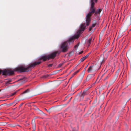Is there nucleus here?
Segmentation results:
<instances>
[{
    "label": "nucleus",
    "mask_w": 131,
    "mask_h": 131,
    "mask_svg": "<svg viewBox=\"0 0 131 131\" xmlns=\"http://www.w3.org/2000/svg\"><path fill=\"white\" fill-rule=\"evenodd\" d=\"M95 2L96 3L97 0H90V2L91 3V6L90 9V11L89 13L86 15L85 18L86 19V24L87 26H89L91 20V18L92 15L95 13L96 8L94 7Z\"/></svg>",
    "instance_id": "obj_1"
},
{
    "label": "nucleus",
    "mask_w": 131,
    "mask_h": 131,
    "mask_svg": "<svg viewBox=\"0 0 131 131\" xmlns=\"http://www.w3.org/2000/svg\"><path fill=\"white\" fill-rule=\"evenodd\" d=\"M79 37V35H77L72 37L69 39L68 40H67L62 44L60 47L62 51L63 52H67L69 48L68 45L70 44V43L73 42L74 41V39H77Z\"/></svg>",
    "instance_id": "obj_2"
},
{
    "label": "nucleus",
    "mask_w": 131,
    "mask_h": 131,
    "mask_svg": "<svg viewBox=\"0 0 131 131\" xmlns=\"http://www.w3.org/2000/svg\"><path fill=\"white\" fill-rule=\"evenodd\" d=\"M41 63V62L40 61L35 62L26 68L20 66L16 68L15 69V71L20 72H27L30 70L31 68L34 67L40 64Z\"/></svg>",
    "instance_id": "obj_3"
},
{
    "label": "nucleus",
    "mask_w": 131,
    "mask_h": 131,
    "mask_svg": "<svg viewBox=\"0 0 131 131\" xmlns=\"http://www.w3.org/2000/svg\"><path fill=\"white\" fill-rule=\"evenodd\" d=\"M60 52L56 51L48 55H45L41 56L39 59V60H42L43 61H46L47 60H49L50 59H53L56 56L57 54L59 55L60 53Z\"/></svg>",
    "instance_id": "obj_4"
},
{
    "label": "nucleus",
    "mask_w": 131,
    "mask_h": 131,
    "mask_svg": "<svg viewBox=\"0 0 131 131\" xmlns=\"http://www.w3.org/2000/svg\"><path fill=\"white\" fill-rule=\"evenodd\" d=\"M2 72L3 75H12L14 73V71L10 69H5L2 71L0 69V74Z\"/></svg>",
    "instance_id": "obj_5"
},
{
    "label": "nucleus",
    "mask_w": 131,
    "mask_h": 131,
    "mask_svg": "<svg viewBox=\"0 0 131 131\" xmlns=\"http://www.w3.org/2000/svg\"><path fill=\"white\" fill-rule=\"evenodd\" d=\"M88 26L86 25V21L84 23L82 24L81 25L80 29L77 32V34L74 36H75L77 35H79V34L82 33L85 29L86 26Z\"/></svg>",
    "instance_id": "obj_6"
},
{
    "label": "nucleus",
    "mask_w": 131,
    "mask_h": 131,
    "mask_svg": "<svg viewBox=\"0 0 131 131\" xmlns=\"http://www.w3.org/2000/svg\"><path fill=\"white\" fill-rule=\"evenodd\" d=\"M88 89L86 88L83 91L82 93L80 96L81 99H83L85 96L89 94V92L88 90Z\"/></svg>",
    "instance_id": "obj_7"
},
{
    "label": "nucleus",
    "mask_w": 131,
    "mask_h": 131,
    "mask_svg": "<svg viewBox=\"0 0 131 131\" xmlns=\"http://www.w3.org/2000/svg\"><path fill=\"white\" fill-rule=\"evenodd\" d=\"M98 61L100 63V65L101 66L104 64L105 61V60L104 59L103 57L101 56L100 57Z\"/></svg>",
    "instance_id": "obj_8"
},
{
    "label": "nucleus",
    "mask_w": 131,
    "mask_h": 131,
    "mask_svg": "<svg viewBox=\"0 0 131 131\" xmlns=\"http://www.w3.org/2000/svg\"><path fill=\"white\" fill-rule=\"evenodd\" d=\"M31 124L32 125V128L34 130H35L36 129V124L35 123V119H33L32 120Z\"/></svg>",
    "instance_id": "obj_9"
},
{
    "label": "nucleus",
    "mask_w": 131,
    "mask_h": 131,
    "mask_svg": "<svg viewBox=\"0 0 131 131\" xmlns=\"http://www.w3.org/2000/svg\"><path fill=\"white\" fill-rule=\"evenodd\" d=\"M102 10V9H101L100 8L98 9L96 11H95V12L94 14V15H96L98 14H100Z\"/></svg>",
    "instance_id": "obj_10"
},
{
    "label": "nucleus",
    "mask_w": 131,
    "mask_h": 131,
    "mask_svg": "<svg viewBox=\"0 0 131 131\" xmlns=\"http://www.w3.org/2000/svg\"><path fill=\"white\" fill-rule=\"evenodd\" d=\"M92 37H91L87 41V43L88 44V46H89L91 42V41L92 40Z\"/></svg>",
    "instance_id": "obj_11"
},
{
    "label": "nucleus",
    "mask_w": 131,
    "mask_h": 131,
    "mask_svg": "<svg viewBox=\"0 0 131 131\" xmlns=\"http://www.w3.org/2000/svg\"><path fill=\"white\" fill-rule=\"evenodd\" d=\"M91 77L90 76L88 75L86 79V80H85L84 81V83L88 81L91 79Z\"/></svg>",
    "instance_id": "obj_12"
},
{
    "label": "nucleus",
    "mask_w": 131,
    "mask_h": 131,
    "mask_svg": "<svg viewBox=\"0 0 131 131\" xmlns=\"http://www.w3.org/2000/svg\"><path fill=\"white\" fill-rule=\"evenodd\" d=\"M117 78V77L116 76L114 78L112 79L111 81V83L112 84L116 80Z\"/></svg>",
    "instance_id": "obj_13"
},
{
    "label": "nucleus",
    "mask_w": 131,
    "mask_h": 131,
    "mask_svg": "<svg viewBox=\"0 0 131 131\" xmlns=\"http://www.w3.org/2000/svg\"><path fill=\"white\" fill-rule=\"evenodd\" d=\"M85 74V71L83 72L80 76V77L81 80H82Z\"/></svg>",
    "instance_id": "obj_14"
},
{
    "label": "nucleus",
    "mask_w": 131,
    "mask_h": 131,
    "mask_svg": "<svg viewBox=\"0 0 131 131\" xmlns=\"http://www.w3.org/2000/svg\"><path fill=\"white\" fill-rule=\"evenodd\" d=\"M126 22H127V23L128 24V25H130L131 23V19L130 18H129L128 19H126Z\"/></svg>",
    "instance_id": "obj_15"
},
{
    "label": "nucleus",
    "mask_w": 131,
    "mask_h": 131,
    "mask_svg": "<svg viewBox=\"0 0 131 131\" xmlns=\"http://www.w3.org/2000/svg\"><path fill=\"white\" fill-rule=\"evenodd\" d=\"M93 66H91L90 67L88 68V72H90L92 70Z\"/></svg>",
    "instance_id": "obj_16"
},
{
    "label": "nucleus",
    "mask_w": 131,
    "mask_h": 131,
    "mask_svg": "<svg viewBox=\"0 0 131 131\" xmlns=\"http://www.w3.org/2000/svg\"><path fill=\"white\" fill-rule=\"evenodd\" d=\"M29 89H27L25 91L22 93V94H25L28 93L29 92Z\"/></svg>",
    "instance_id": "obj_17"
},
{
    "label": "nucleus",
    "mask_w": 131,
    "mask_h": 131,
    "mask_svg": "<svg viewBox=\"0 0 131 131\" xmlns=\"http://www.w3.org/2000/svg\"><path fill=\"white\" fill-rule=\"evenodd\" d=\"M52 108H53V107H51L50 108H49L48 110H47L46 109H45V110H46L47 111V112H48V113H49L51 112V110L52 109Z\"/></svg>",
    "instance_id": "obj_18"
},
{
    "label": "nucleus",
    "mask_w": 131,
    "mask_h": 131,
    "mask_svg": "<svg viewBox=\"0 0 131 131\" xmlns=\"http://www.w3.org/2000/svg\"><path fill=\"white\" fill-rule=\"evenodd\" d=\"M86 58V57L84 56L81 59L80 61L81 62H83Z\"/></svg>",
    "instance_id": "obj_19"
},
{
    "label": "nucleus",
    "mask_w": 131,
    "mask_h": 131,
    "mask_svg": "<svg viewBox=\"0 0 131 131\" xmlns=\"http://www.w3.org/2000/svg\"><path fill=\"white\" fill-rule=\"evenodd\" d=\"M17 91H15V92H14L13 93H12L11 94L10 96H13L14 95H15V94H16V93L17 92Z\"/></svg>",
    "instance_id": "obj_20"
},
{
    "label": "nucleus",
    "mask_w": 131,
    "mask_h": 131,
    "mask_svg": "<svg viewBox=\"0 0 131 131\" xmlns=\"http://www.w3.org/2000/svg\"><path fill=\"white\" fill-rule=\"evenodd\" d=\"M96 24L95 23H93L91 26V27H92L93 28L96 25Z\"/></svg>",
    "instance_id": "obj_21"
},
{
    "label": "nucleus",
    "mask_w": 131,
    "mask_h": 131,
    "mask_svg": "<svg viewBox=\"0 0 131 131\" xmlns=\"http://www.w3.org/2000/svg\"><path fill=\"white\" fill-rule=\"evenodd\" d=\"M110 77V75H107L106 77V78H105L104 79V80H105L107 79L109 77Z\"/></svg>",
    "instance_id": "obj_22"
},
{
    "label": "nucleus",
    "mask_w": 131,
    "mask_h": 131,
    "mask_svg": "<svg viewBox=\"0 0 131 131\" xmlns=\"http://www.w3.org/2000/svg\"><path fill=\"white\" fill-rule=\"evenodd\" d=\"M80 70H77L75 72H74V75H75L77 73H78L79 72Z\"/></svg>",
    "instance_id": "obj_23"
},
{
    "label": "nucleus",
    "mask_w": 131,
    "mask_h": 131,
    "mask_svg": "<svg viewBox=\"0 0 131 131\" xmlns=\"http://www.w3.org/2000/svg\"><path fill=\"white\" fill-rule=\"evenodd\" d=\"M91 52L88 53L87 55L85 56L86 58H87L88 57L89 55L91 54Z\"/></svg>",
    "instance_id": "obj_24"
},
{
    "label": "nucleus",
    "mask_w": 131,
    "mask_h": 131,
    "mask_svg": "<svg viewBox=\"0 0 131 131\" xmlns=\"http://www.w3.org/2000/svg\"><path fill=\"white\" fill-rule=\"evenodd\" d=\"M20 80H21V81L23 83H24L25 82V80H24V79H20Z\"/></svg>",
    "instance_id": "obj_25"
},
{
    "label": "nucleus",
    "mask_w": 131,
    "mask_h": 131,
    "mask_svg": "<svg viewBox=\"0 0 131 131\" xmlns=\"http://www.w3.org/2000/svg\"><path fill=\"white\" fill-rule=\"evenodd\" d=\"M92 28H93L91 26L90 27H89V31H91V30Z\"/></svg>",
    "instance_id": "obj_26"
},
{
    "label": "nucleus",
    "mask_w": 131,
    "mask_h": 131,
    "mask_svg": "<svg viewBox=\"0 0 131 131\" xmlns=\"http://www.w3.org/2000/svg\"><path fill=\"white\" fill-rule=\"evenodd\" d=\"M83 52V51H82L80 52H79V54H82Z\"/></svg>",
    "instance_id": "obj_27"
},
{
    "label": "nucleus",
    "mask_w": 131,
    "mask_h": 131,
    "mask_svg": "<svg viewBox=\"0 0 131 131\" xmlns=\"http://www.w3.org/2000/svg\"><path fill=\"white\" fill-rule=\"evenodd\" d=\"M52 65H53L52 64H49L48 66L49 67H51L52 66Z\"/></svg>",
    "instance_id": "obj_28"
},
{
    "label": "nucleus",
    "mask_w": 131,
    "mask_h": 131,
    "mask_svg": "<svg viewBox=\"0 0 131 131\" xmlns=\"http://www.w3.org/2000/svg\"><path fill=\"white\" fill-rule=\"evenodd\" d=\"M62 65H63V64H60L59 65V67H61V66H62Z\"/></svg>",
    "instance_id": "obj_29"
},
{
    "label": "nucleus",
    "mask_w": 131,
    "mask_h": 131,
    "mask_svg": "<svg viewBox=\"0 0 131 131\" xmlns=\"http://www.w3.org/2000/svg\"><path fill=\"white\" fill-rule=\"evenodd\" d=\"M102 35H101V33L100 34V35H99V38H100V36L101 35V37L102 36ZM99 40H100V38L99 39Z\"/></svg>",
    "instance_id": "obj_30"
},
{
    "label": "nucleus",
    "mask_w": 131,
    "mask_h": 131,
    "mask_svg": "<svg viewBox=\"0 0 131 131\" xmlns=\"http://www.w3.org/2000/svg\"><path fill=\"white\" fill-rule=\"evenodd\" d=\"M75 75H74V73L72 74V77L70 78V79L71 78H72V77H73Z\"/></svg>",
    "instance_id": "obj_31"
},
{
    "label": "nucleus",
    "mask_w": 131,
    "mask_h": 131,
    "mask_svg": "<svg viewBox=\"0 0 131 131\" xmlns=\"http://www.w3.org/2000/svg\"><path fill=\"white\" fill-rule=\"evenodd\" d=\"M23 104V103H21V104L19 106H20V107H21V106Z\"/></svg>",
    "instance_id": "obj_32"
},
{
    "label": "nucleus",
    "mask_w": 131,
    "mask_h": 131,
    "mask_svg": "<svg viewBox=\"0 0 131 131\" xmlns=\"http://www.w3.org/2000/svg\"><path fill=\"white\" fill-rule=\"evenodd\" d=\"M78 46L77 45H76L75 46V47H78Z\"/></svg>",
    "instance_id": "obj_33"
},
{
    "label": "nucleus",
    "mask_w": 131,
    "mask_h": 131,
    "mask_svg": "<svg viewBox=\"0 0 131 131\" xmlns=\"http://www.w3.org/2000/svg\"><path fill=\"white\" fill-rule=\"evenodd\" d=\"M71 98H72L71 97V98L70 99H69V102H70V101L71 100Z\"/></svg>",
    "instance_id": "obj_34"
},
{
    "label": "nucleus",
    "mask_w": 131,
    "mask_h": 131,
    "mask_svg": "<svg viewBox=\"0 0 131 131\" xmlns=\"http://www.w3.org/2000/svg\"><path fill=\"white\" fill-rule=\"evenodd\" d=\"M11 126V127H14V126H13V125H12Z\"/></svg>",
    "instance_id": "obj_35"
},
{
    "label": "nucleus",
    "mask_w": 131,
    "mask_h": 131,
    "mask_svg": "<svg viewBox=\"0 0 131 131\" xmlns=\"http://www.w3.org/2000/svg\"><path fill=\"white\" fill-rule=\"evenodd\" d=\"M77 131L76 130H75L74 129H73V131Z\"/></svg>",
    "instance_id": "obj_36"
},
{
    "label": "nucleus",
    "mask_w": 131,
    "mask_h": 131,
    "mask_svg": "<svg viewBox=\"0 0 131 131\" xmlns=\"http://www.w3.org/2000/svg\"><path fill=\"white\" fill-rule=\"evenodd\" d=\"M112 50H111L109 51H108V52H110Z\"/></svg>",
    "instance_id": "obj_37"
},
{
    "label": "nucleus",
    "mask_w": 131,
    "mask_h": 131,
    "mask_svg": "<svg viewBox=\"0 0 131 131\" xmlns=\"http://www.w3.org/2000/svg\"><path fill=\"white\" fill-rule=\"evenodd\" d=\"M87 66H86L85 68V69H86V67H87Z\"/></svg>",
    "instance_id": "obj_38"
},
{
    "label": "nucleus",
    "mask_w": 131,
    "mask_h": 131,
    "mask_svg": "<svg viewBox=\"0 0 131 131\" xmlns=\"http://www.w3.org/2000/svg\"><path fill=\"white\" fill-rule=\"evenodd\" d=\"M85 70H84V71L83 72H84V71H85Z\"/></svg>",
    "instance_id": "obj_39"
},
{
    "label": "nucleus",
    "mask_w": 131,
    "mask_h": 131,
    "mask_svg": "<svg viewBox=\"0 0 131 131\" xmlns=\"http://www.w3.org/2000/svg\"><path fill=\"white\" fill-rule=\"evenodd\" d=\"M40 110V111L41 112H42V111L41 110Z\"/></svg>",
    "instance_id": "obj_40"
},
{
    "label": "nucleus",
    "mask_w": 131,
    "mask_h": 131,
    "mask_svg": "<svg viewBox=\"0 0 131 131\" xmlns=\"http://www.w3.org/2000/svg\"><path fill=\"white\" fill-rule=\"evenodd\" d=\"M29 125V124H28V125Z\"/></svg>",
    "instance_id": "obj_41"
},
{
    "label": "nucleus",
    "mask_w": 131,
    "mask_h": 131,
    "mask_svg": "<svg viewBox=\"0 0 131 131\" xmlns=\"http://www.w3.org/2000/svg\"><path fill=\"white\" fill-rule=\"evenodd\" d=\"M37 109H38V110H39V109L38 108H37Z\"/></svg>",
    "instance_id": "obj_42"
}]
</instances>
